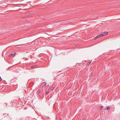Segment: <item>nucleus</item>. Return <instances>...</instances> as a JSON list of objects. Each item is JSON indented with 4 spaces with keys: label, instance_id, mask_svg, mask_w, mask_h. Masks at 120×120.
I'll return each mask as SVG.
<instances>
[{
    "label": "nucleus",
    "instance_id": "1",
    "mask_svg": "<svg viewBox=\"0 0 120 120\" xmlns=\"http://www.w3.org/2000/svg\"><path fill=\"white\" fill-rule=\"evenodd\" d=\"M105 35V32L101 34H100L99 35L97 36V37H95L94 38V39H96L98 38H99L102 36H103Z\"/></svg>",
    "mask_w": 120,
    "mask_h": 120
},
{
    "label": "nucleus",
    "instance_id": "2",
    "mask_svg": "<svg viewBox=\"0 0 120 120\" xmlns=\"http://www.w3.org/2000/svg\"><path fill=\"white\" fill-rule=\"evenodd\" d=\"M15 53H11V54H10L9 55V56H14L15 55Z\"/></svg>",
    "mask_w": 120,
    "mask_h": 120
},
{
    "label": "nucleus",
    "instance_id": "3",
    "mask_svg": "<svg viewBox=\"0 0 120 120\" xmlns=\"http://www.w3.org/2000/svg\"><path fill=\"white\" fill-rule=\"evenodd\" d=\"M46 84V83L45 82H43L42 84V85L43 86H45Z\"/></svg>",
    "mask_w": 120,
    "mask_h": 120
},
{
    "label": "nucleus",
    "instance_id": "4",
    "mask_svg": "<svg viewBox=\"0 0 120 120\" xmlns=\"http://www.w3.org/2000/svg\"><path fill=\"white\" fill-rule=\"evenodd\" d=\"M105 109L106 110H109L110 109V107H107L106 109Z\"/></svg>",
    "mask_w": 120,
    "mask_h": 120
},
{
    "label": "nucleus",
    "instance_id": "5",
    "mask_svg": "<svg viewBox=\"0 0 120 120\" xmlns=\"http://www.w3.org/2000/svg\"><path fill=\"white\" fill-rule=\"evenodd\" d=\"M103 106H101L99 108V110H101L102 109Z\"/></svg>",
    "mask_w": 120,
    "mask_h": 120
},
{
    "label": "nucleus",
    "instance_id": "6",
    "mask_svg": "<svg viewBox=\"0 0 120 120\" xmlns=\"http://www.w3.org/2000/svg\"><path fill=\"white\" fill-rule=\"evenodd\" d=\"M91 62H92V61H90L89 62V64H88V63H87V65H89V64H90L91 63Z\"/></svg>",
    "mask_w": 120,
    "mask_h": 120
},
{
    "label": "nucleus",
    "instance_id": "7",
    "mask_svg": "<svg viewBox=\"0 0 120 120\" xmlns=\"http://www.w3.org/2000/svg\"><path fill=\"white\" fill-rule=\"evenodd\" d=\"M49 92V91H47V92H46V93H45V94H48Z\"/></svg>",
    "mask_w": 120,
    "mask_h": 120
},
{
    "label": "nucleus",
    "instance_id": "8",
    "mask_svg": "<svg viewBox=\"0 0 120 120\" xmlns=\"http://www.w3.org/2000/svg\"><path fill=\"white\" fill-rule=\"evenodd\" d=\"M94 75V74L92 73L91 75V76H93Z\"/></svg>",
    "mask_w": 120,
    "mask_h": 120
},
{
    "label": "nucleus",
    "instance_id": "9",
    "mask_svg": "<svg viewBox=\"0 0 120 120\" xmlns=\"http://www.w3.org/2000/svg\"><path fill=\"white\" fill-rule=\"evenodd\" d=\"M35 67V66H34H34H32L31 67V68H34V67Z\"/></svg>",
    "mask_w": 120,
    "mask_h": 120
},
{
    "label": "nucleus",
    "instance_id": "10",
    "mask_svg": "<svg viewBox=\"0 0 120 120\" xmlns=\"http://www.w3.org/2000/svg\"><path fill=\"white\" fill-rule=\"evenodd\" d=\"M108 33V32H105V35L107 34Z\"/></svg>",
    "mask_w": 120,
    "mask_h": 120
},
{
    "label": "nucleus",
    "instance_id": "11",
    "mask_svg": "<svg viewBox=\"0 0 120 120\" xmlns=\"http://www.w3.org/2000/svg\"><path fill=\"white\" fill-rule=\"evenodd\" d=\"M2 79L1 77H0V81H1Z\"/></svg>",
    "mask_w": 120,
    "mask_h": 120
},
{
    "label": "nucleus",
    "instance_id": "12",
    "mask_svg": "<svg viewBox=\"0 0 120 120\" xmlns=\"http://www.w3.org/2000/svg\"><path fill=\"white\" fill-rule=\"evenodd\" d=\"M40 91H38V93H40Z\"/></svg>",
    "mask_w": 120,
    "mask_h": 120
},
{
    "label": "nucleus",
    "instance_id": "13",
    "mask_svg": "<svg viewBox=\"0 0 120 120\" xmlns=\"http://www.w3.org/2000/svg\"><path fill=\"white\" fill-rule=\"evenodd\" d=\"M106 53H105V55H108V54H107H107H106Z\"/></svg>",
    "mask_w": 120,
    "mask_h": 120
}]
</instances>
